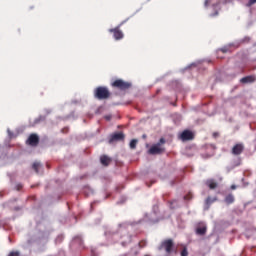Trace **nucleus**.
I'll return each mask as SVG.
<instances>
[{
    "instance_id": "20",
    "label": "nucleus",
    "mask_w": 256,
    "mask_h": 256,
    "mask_svg": "<svg viewBox=\"0 0 256 256\" xmlns=\"http://www.w3.org/2000/svg\"><path fill=\"white\" fill-rule=\"evenodd\" d=\"M139 247H140L141 249H143V247H147V241H146V240L140 241V242H139Z\"/></svg>"
},
{
    "instance_id": "25",
    "label": "nucleus",
    "mask_w": 256,
    "mask_h": 256,
    "mask_svg": "<svg viewBox=\"0 0 256 256\" xmlns=\"http://www.w3.org/2000/svg\"><path fill=\"white\" fill-rule=\"evenodd\" d=\"M208 5H211V0H206L205 1V7H207Z\"/></svg>"
},
{
    "instance_id": "7",
    "label": "nucleus",
    "mask_w": 256,
    "mask_h": 256,
    "mask_svg": "<svg viewBox=\"0 0 256 256\" xmlns=\"http://www.w3.org/2000/svg\"><path fill=\"white\" fill-rule=\"evenodd\" d=\"M180 139L181 141H193V139H195V134H193L191 130H184L180 134Z\"/></svg>"
},
{
    "instance_id": "11",
    "label": "nucleus",
    "mask_w": 256,
    "mask_h": 256,
    "mask_svg": "<svg viewBox=\"0 0 256 256\" xmlns=\"http://www.w3.org/2000/svg\"><path fill=\"white\" fill-rule=\"evenodd\" d=\"M100 163H102L104 167H108V165L111 163V158H109L107 155H103L100 157Z\"/></svg>"
},
{
    "instance_id": "2",
    "label": "nucleus",
    "mask_w": 256,
    "mask_h": 256,
    "mask_svg": "<svg viewBox=\"0 0 256 256\" xmlns=\"http://www.w3.org/2000/svg\"><path fill=\"white\" fill-rule=\"evenodd\" d=\"M94 97L100 101L103 99H109L111 97V92L107 87L99 86L94 90Z\"/></svg>"
},
{
    "instance_id": "29",
    "label": "nucleus",
    "mask_w": 256,
    "mask_h": 256,
    "mask_svg": "<svg viewBox=\"0 0 256 256\" xmlns=\"http://www.w3.org/2000/svg\"><path fill=\"white\" fill-rule=\"evenodd\" d=\"M231 189H237V186L232 185V186H231Z\"/></svg>"
},
{
    "instance_id": "27",
    "label": "nucleus",
    "mask_w": 256,
    "mask_h": 256,
    "mask_svg": "<svg viewBox=\"0 0 256 256\" xmlns=\"http://www.w3.org/2000/svg\"><path fill=\"white\" fill-rule=\"evenodd\" d=\"M105 119H106L107 121H110V120H111V116H105Z\"/></svg>"
},
{
    "instance_id": "30",
    "label": "nucleus",
    "mask_w": 256,
    "mask_h": 256,
    "mask_svg": "<svg viewBox=\"0 0 256 256\" xmlns=\"http://www.w3.org/2000/svg\"><path fill=\"white\" fill-rule=\"evenodd\" d=\"M145 137H147V136L143 135V138H144V139H145Z\"/></svg>"
},
{
    "instance_id": "24",
    "label": "nucleus",
    "mask_w": 256,
    "mask_h": 256,
    "mask_svg": "<svg viewBox=\"0 0 256 256\" xmlns=\"http://www.w3.org/2000/svg\"><path fill=\"white\" fill-rule=\"evenodd\" d=\"M219 51H221V53H227V51H229V48H221Z\"/></svg>"
},
{
    "instance_id": "18",
    "label": "nucleus",
    "mask_w": 256,
    "mask_h": 256,
    "mask_svg": "<svg viewBox=\"0 0 256 256\" xmlns=\"http://www.w3.org/2000/svg\"><path fill=\"white\" fill-rule=\"evenodd\" d=\"M191 199H193V194L191 192L184 196L185 201H191Z\"/></svg>"
},
{
    "instance_id": "23",
    "label": "nucleus",
    "mask_w": 256,
    "mask_h": 256,
    "mask_svg": "<svg viewBox=\"0 0 256 256\" xmlns=\"http://www.w3.org/2000/svg\"><path fill=\"white\" fill-rule=\"evenodd\" d=\"M23 189V184H17L16 185V190L21 191Z\"/></svg>"
},
{
    "instance_id": "3",
    "label": "nucleus",
    "mask_w": 256,
    "mask_h": 256,
    "mask_svg": "<svg viewBox=\"0 0 256 256\" xmlns=\"http://www.w3.org/2000/svg\"><path fill=\"white\" fill-rule=\"evenodd\" d=\"M131 82L124 81L123 79H116L111 83V86L115 89H119L120 91H127V89H131Z\"/></svg>"
},
{
    "instance_id": "22",
    "label": "nucleus",
    "mask_w": 256,
    "mask_h": 256,
    "mask_svg": "<svg viewBox=\"0 0 256 256\" xmlns=\"http://www.w3.org/2000/svg\"><path fill=\"white\" fill-rule=\"evenodd\" d=\"M255 3H256V0H249L248 3L246 4V7H253Z\"/></svg>"
},
{
    "instance_id": "26",
    "label": "nucleus",
    "mask_w": 256,
    "mask_h": 256,
    "mask_svg": "<svg viewBox=\"0 0 256 256\" xmlns=\"http://www.w3.org/2000/svg\"><path fill=\"white\" fill-rule=\"evenodd\" d=\"M74 241H81V236L74 237Z\"/></svg>"
},
{
    "instance_id": "9",
    "label": "nucleus",
    "mask_w": 256,
    "mask_h": 256,
    "mask_svg": "<svg viewBox=\"0 0 256 256\" xmlns=\"http://www.w3.org/2000/svg\"><path fill=\"white\" fill-rule=\"evenodd\" d=\"M243 151H245V145H243V143H238V144H235L233 147H232V155H241V153H243Z\"/></svg>"
},
{
    "instance_id": "15",
    "label": "nucleus",
    "mask_w": 256,
    "mask_h": 256,
    "mask_svg": "<svg viewBox=\"0 0 256 256\" xmlns=\"http://www.w3.org/2000/svg\"><path fill=\"white\" fill-rule=\"evenodd\" d=\"M205 233H207V226L196 228V235H205Z\"/></svg>"
},
{
    "instance_id": "5",
    "label": "nucleus",
    "mask_w": 256,
    "mask_h": 256,
    "mask_svg": "<svg viewBox=\"0 0 256 256\" xmlns=\"http://www.w3.org/2000/svg\"><path fill=\"white\" fill-rule=\"evenodd\" d=\"M125 22H121L118 26H116L115 28H111L109 29V33H113V37L116 41H121V39H123L124 34L123 31H121V26L124 24Z\"/></svg>"
},
{
    "instance_id": "6",
    "label": "nucleus",
    "mask_w": 256,
    "mask_h": 256,
    "mask_svg": "<svg viewBox=\"0 0 256 256\" xmlns=\"http://www.w3.org/2000/svg\"><path fill=\"white\" fill-rule=\"evenodd\" d=\"M26 145H30V147H37V145H39V135L30 134L26 140Z\"/></svg>"
},
{
    "instance_id": "8",
    "label": "nucleus",
    "mask_w": 256,
    "mask_h": 256,
    "mask_svg": "<svg viewBox=\"0 0 256 256\" xmlns=\"http://www.w3.org/2000/svg\"><path fill=\"white\" fill-rule=\"evenodd\" d=\"M115 141H125V134H123V132L112 134L110 136L109 143H115Z\"/></svg>"
},
{
    "instance_id": "10",
    "label": "nucleus",
    "mask_w": 256,
    "mask_h": 256,
    "mask_svg": "<svg viewBox=\"0 0 256 256\" xmlns=\"http://www.w3.org/2000/svg\"><path fill=\"white\" fill-rule=\"evenodd\" d=\"M256 81V76L255 75H249V76H245L242 79H240V83H255Z\"/></svg>"
},
{
    "instance_id": "17",
    "label": "nucleus",
    "mask_w": 256,
    "mask_h": 256,
    "mask_svg": "<svg viewBox=\"0 0 256 256\" xmlns=\"http://www.w3.org/2000/svg\"><path fill=\"white\" fill-rule=\"evenodd\" d=\"M181 256H189V250H187V247L184 246L182 251L180 252Z\"/></svg>"
},
{
    "instance_id": "14",
    "label": "nucleus",
    "mask_w": 256,
    "mask_h": 256,
    "mask_svg": "<svg viewBox=\"0 0 256 256\" xmlns=\"http://www.w3.org/2000/svg\"><path fill=\"white\" fill-rule=\"evenodd\" d=\"M32 169L35 171V173L39 174V170L43 169V165L39 162H34L32 165Z\"/></svg>"
},
{
    "instance_id": "16",
    "label": "nucleus",
    "mask_w": 256,
    "mask_h": 256,
    "mask_svg": "<svg viewBox=\"0 0 256 256\" xmlns=\"http://www.w3.org/2000/svg\"><path fill=\"white\" fill-rule=\"evenodd\" d=\"M137 143H138V140H137V139H132V140L130 141V144H129L130 149H137Z\"/></svg>"
},
{
    "instance_id": "12",
    "label": "nucleus",
    "mask_w": 256,
    "mask_h": 256,
    "mask_svg": "<svg viewBox=\"0 0 256 256\" xmlns=\"http://www.w3.org/2000/svg\"><path fill=\"white\" fill-rule=\"evenodd\" d=\"M206 185H207V187H209V189H217V187H218L217 182L213 179H208L206 181Z\"/></svg>"
},
{
    "instance_id": "19",
    "label": "nucleus",
    "mask_w": 256,
    "mask_h": 256,
    "mask_svg": "<svg viewBox=\"0 0 256 256\" xmlns=\"http://www.w3.org/2000/svg\"><path fill=\"white\" fill-rule=\"evenodd\" d=\"M217 201V198L211 199V197H208L206 199V205H211V203H215Z\"/></svg>"
},
{
    "instance_id": "21",
    "label": "nucleus",
    "mask_w": 256,
    "mask_h": 256,
    "mask_svg": "<svg viewBox=\"0 0 256 256\" xmlns=\"http://www.w3.org/2000/svg\"><path fill=\"white\" fill-rule=\"evenodd\" d=\"M8 256H21V253L19 251H11Z\"/></svg>"
},
{
    "instance_id": "4",
    "label": "nucleus",
    "mask_w": 256,
    "mask_h": 256,
    "mask_svg": "<svg viewBox=\"0 0 256 256\" xmlns=\"http://www.w3.org/2000/svg\"><path fill=\"white\" fill-rule=\"evenodd\" d=\"M175 247V242H173V239H166L162 241L159 250L164 249L166 253L170 254L173 252V248Z\"/></svg>"
},
{
    "instance_id": "1",
    "label": "nucleus",
    "mask_w": 256,
    "mask_h": 256,
    "mask_svg": "<svg viewBox=\"0 0 256 256\" xmlns=\"http://www.w3.org/2000/svg\"><path fill=\"white\" fill-rule=\"evenodd\" d=\"M165 143V138H160L159 142L152 145L148 150L149 155H161L162 153H165V147H163Z\"/></svg>"
},
{
    "instance_id": "13",
    "label": "nucleus",
    "mask_w": 256,
    "mask_h": 256,
    "mask_svg": "<svg viewBox=\"0 0 256 256\" xmlns=\"http://www.w3.org/2000/svg\"><path fill=\"white\" fill-rule=\"evenodd\" d=\"M224 201L227 205H231L232 203H235V196H233V194H228Z\"/></svg>"
},
{
    "instance_id": "28",
    "label": "nucleus",
    "mask_w": 256,
    "mask_h": 256,
    "mask_svg": "<svg viewBox=\"0 0 256 256\" xmlns=\"http://www.w3.org/2000/svg\"><path fill=\"white\" fill-rule=\"evenodd\" d=\"M218 136H219V133H217V132L213 133V137H218Z\"/></svg>"
}]
</instances>
